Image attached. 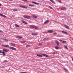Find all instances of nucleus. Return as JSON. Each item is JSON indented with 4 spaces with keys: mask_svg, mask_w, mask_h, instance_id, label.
Here are the masks:
<instances>
[{
    "mask_svg": "<svg viewBox=\"0 0 73 73\" xmlns=\"http://www.w3.org/2000/svg\"><path fill=\"white\" fill-rule=\"evenodd\" d=\"M2 45L3 46H4V47H6V48H10V49H11L13 50H17L16 48L13 47H10L9 45L7 44H2Z\"/></svg>",
    "mask_w": 73,
    "mask_h": 73,
    "instance_id": "1",
    "label": "nucleus"
},
{
    "mask_svg": "<svg viewBox=\"0 0 73 73\" xmlns=\"http://www.w3.org/2000/svg\"><path fill=\"white\" fill-rule=\"evenodd\" d=\"M23 17H24V18H25L26 19H30L31 18V16H29L25 15H24L23 16Z\"/></svg>",
    "mask_w": 73,
    "mask_h": 73,
    "instance_id": "2",
    "label": "nucleus"
},
{
    "mask_svg": "<svg viewBox=\"0 0 73 73\" xmlns=\"http://www.w3.org/2000/svg\"><path fill=\"white\" fill-rule=\"evenodd\" d=\"M3 52H9V50H8L7 49L4 48L3 49Z\"/></svg>",
    "mask_w": 73,
    "mask_h": 73,
    "instance_id": "3",
    "label": "nucleus"
},
{
    "mask_svg": "<svg viewBox=\"0 0 73 73\" xmlns=\"http://www.w3.org/2000/svg\"><path fill=\"white\" fill-rule=\"evenodd\" d=\"M21 8H25L26 9H27L28 8L26 6H22V5H20L19 6Z\"/></svg>",
    "mask_w": 73,
    "mask_h": 73,
    "instance_id": "4",
    "label": "nucleus"
},
{
    "mask_svg": "<svg viewBox=\"0 0 73 73\" xmlns=\"http://www.w3.org/2000/svg\"><path fill=\"white\" fill-rule=\"evenodd\" d=\"M9 45L10 46H15V44L10 43L9 44Z\"/></svg>",
    "mask_w": 73,
    "mask_h": 73,
    "instance_id": "5",
    "label": "nucleus"
},
{
    "mask_svg": "<svg viewBox=\"0 0 73 73\" xmlns=\"http://www.w3.org/2000/svg\"><path fill=\"white\" fill-rule=\"evenodd\" d=\"M64 27L66 28V29H69V27L68 26L66 25H65Z\"/></svg>",
    "mask_w": 73,
    "mask_h": 73,
    "instance_id": "6",
    "label": "nucleus"
},
{
    "mask_svg": "<svg viewBox=\"0 0 73 73\" xmlns=\"http://www.w3.org/2000/svg\"><path fill=\"white\" fill-rule=\"evenodd\" d=\"M21 22L23 23H24V24H26V25H27V24H28V23L26 22L23 21V20H22L21 21Z\"/></svg>",
    "mask_w": 73,
    "mask_h": 73,
    "instance_id": "7",
    "label": "nucleus"
},
{
    "mask_svg": "<svg viewBox=\"0 0 73 73\" xmlns=\"http://www.w3.org/2000/svg\"><path fill=\"white\" fill-rule=\"evenodd\" d=\"M42 56H45V57H49V56L48 55L45 54H42Z\"/></svg>",
    "mask_w": 73,
    "mask_h": 73,
    "instance_id": "8",
    "label": "nucleus"
},
{
    "mask_svg": "<svg viewBox=\"0 0 73 73\" xmlns=\"http://www.w3.org/2000/svg\"><path fill=\"white\" fill-rule=\"evenodd\" d=\"M0 16H2V17H6V16H5V15L1 14H0Z\"/></svg>",
    "mask_w": 73,
    "mask_h": 73,
    "instance_id": "9",
    "label": "nucleus"
},
{
    "mask_svg": "<svg viewBox=\"0 0 73 73\" xmlns=\"http://www.w3.org/2000/svg\"><path fill=\"white\" fill-rule=\"evenodd\" d=\"M36 56H38V57H42V56L40 54H37Z\"/></svg>",
    "mask_w": 73,
    "mask_h": 73,
    "instance_id": "10",
    "label": "nucleus"
},
{
    "mask_svg": "<svg viewBox=\"0 0 73 73\" xmlns=\"http://www.w3.org/2000/svg\"><path fill=\"white\" fill-rule=\"evenodd\" d=\"M32 17H33V18H37L38 17L37 16H36V15H32Z\"/></svg>",
    "mask_w": 73,
    "mask_h": 73,
    "instance_id": "11",
    "label": "nucleus"
},
{
    "mask_svg": "<svg viewBox=\"0 0 73 73\" xmlns=\"http://www.w3.org/2000/svg\"><path fill=\"white\" fill-rule=\"evenodd\" d=\"M55 42L56 43L57 45H59V42L57 40H56L55 41Z\"/></svg>",
    "mask_w": 73,
    "mask_h": 73,
    "instance_id": "12",
    "label": "nucleus"
},
{
    "mask_svg": "<svg viewBox=\"0 0 73 73\" xmlns=\"http://www.w3.org/2000/svg\"><path fill=\"white\" fill-rule=\"evenodd\" d=\"M44 41H46L49 40V38H45L43 39Z\"/></svg>",
    "mask_w": 73,
    "mask_h": 73,
    "instance_id": "13",
    "label": "nucleus"
},
{
    "mask_svg": "<svg viewBox=\"0 0 73 73\" xmlns=\"http://www.w3.org/2000/svg\"><path fill=\"white\" fill-rule=\"evenodd\" d=\"M48 22H49V20H47L44 22V24H46V23H48Z\"/></svg>",
    "mask_w": 73,
    "mask_h": 73,
    "instance_id": "14",
    "label": "nucleus"
},
{
    "mask_svg": "<svg viewBox=\"0 0 73 73\" xmlns=\"http://www.w3.org/2000/svg\"><path fill=\"white\" fill-rule=\"evenodd\" d=\"M33 36H36V35H37V33H33L31 34Z\"/></svg>",
    "mask_w": 73,
    "mask_h": 73,
    "instance_id": "15",
    "label": "nucleus"
},
{
    "mask_svg": "<svg viewBox=\"0 0 73 73\" xmlns=\"http://www.w3.org/2000/svg\"><path fill=\"white\" fill-rule=\"evenodd\" d=\"M53 30H50L47 31V32H49V33H52V32H53Z\"/></svg>",
    "mask_w": 73,
    "mask_h": 73,
    "instance_id": "16",
    "label": "nucleus"
},
{
    "mask_svg": "<svg viewBox=\"0 0 73 73\" xmlns=\"http://www.w3.org/2000/svg\"><path fill=\"white\" fill-rule=\"evenodd\" d=\"M35 26L34 25H30V28H34Z\"/></svg>",
    "mask_w": 73,
    "mask_h": 73,
    "instance_id": "17",
    "label": "nucleus"
},
{
    "mask_svg": "<svg viewBox=\"0 0 73 73\" xmlns=\"http://www.w3.org/2000/svg\"><path fill=\"white\" fill-rule=\"evenodd\" d=\"M32 3H34V4H36V5H38L39 4V3H37L35 2L34 1H32Z\"/></svg>",
    "mask_w": 73,
    "mask_h": 73,
    "instance_id": "18",
    "label": "nucleus"
},
{
    "mask_svg": "<svg viewBox=\"0 0 73 73\" xmlns=\"http://www.w3.org/2000/svg\"><path fill=\"white\" fill-rule=\"evenodd\" d=\"M16 38H22V37L21 36H16Z\"/></svg>",
    "mask_w": 73,
    "mask_h": 73,
    "instance_id": "19",
    "label": "nucleus"
},
{
    "mask_svg": "<svg viewBox=\"0 0 73 73\" xmlns=\"http://www.w3.org/2000/svg\"><path fill=\"white\" fill-rule=\"evenodd\" d=\"M50 1H51L52 3H53V4H56L55 2H54V1H53V0H50Z\"/></svg>",
    "mask_w": 73,
    "mask_h": 73,
    "instance_id": "20",
    "label": "nucleus"
},
{
    "mask_svg": "<svg viewBox=\"0 0 73 73\" xmlns=\"http://www.w3.org/2000/svg\"><path fill=\"white\" fill-rule=\"evenodd\" d=\"M26 41H27L26 40H23V41H21V43H25V42H26Z\"/></svg>",
    "mask_w": 73,
    "mask_h": 73,
    "instance_id": "21",
    "label": "nucleus"
},
{
    "mask_svg": "<svg viewBox=\"0 0 73 73\" xmlns=\"http://www.w3.org/2000/svg\"><path fill=\"white\" fill-rule=\"evenodd\" d=\"M15 27H20L19 25L16 24H15Z\"/></svg>",
    "mask_w": 73,
    "mask_h": 73,
    "instance_id": "22",
    "label": "nucleus"
},
{
    "mask_svg": "<svg viewBox=\"0 0 73 73\" xmlns=\"http://www.w3.org/2000/svg\"><path fill=\"white\" fill-rule=\"evenodd\" d=\"M35 29H38V27H36V26H34V27Z\"/></svg>",
    "mask_w": 73,
    "mask_h": 73,
    "instance_id": "23",
    "label": "nucleus"
},
{
    "mask_svg": "<svg viewBox=\"0 0 73 73\" xmlns=\"http://www.w3.org/2000/svg\"><path fill=\"white\" fill-rule=\"evenodd\" d=\"M2 53H3V56H5V52H4V51H3L2 52Z\"/></svg>",
    "mask_w": 73,
    "mask_h": 73,
    "instance_id": "24",
    "label": "nucleus"
},
{
    "mask_svg": "<svg viewBox=\"0 0 73 73\" xmlns=\"http://www.w3.org/2000/svg\"><path fill=\"white\" fill-rule=\"evenodd\" d=\"M13 10V11H18V10L17 9H14Z\"/></svg>",
    "mask_w": 73,
    "mask_h": 73,
    "instance_id": "25",
    "label": "nucleus"
},
{
    "mask_svg": "<svg viewBox=\"0 0 73 73\" xmlns=\"http://www.w3.org/2000/svg\"><path fill=\"white\" fill-rule=\"evenodd\" d=\"M64 47L67 50H69V48H68V47L66 46H64Z\"/></svg>",
    "mask_w": 73,
    "mask_h": 73,
    "instance_id": "26",
    "label": "nucleus"
},
{
    "mask_svg": "<svg viewBox=\"0 0 73 73\" xmlns=\"http://www.w3.org/2000/svg\"><path fill=\"white\" fill-rule=\"evenodd\" d=\"M3 40L5 41H6V42H7L8 41V40L7 39H5L3 38Z\"/></svg>",
    "mask_w": 73,
    "mask_h": 73,
    "instance_id": "27",
    "label": "nucleus"
},
{
    "mask_svg": "<svg viewBox=\"0 0 73 73\" xmlns=\"http://www.w3.org/2000/svg\"><path fill=\"white\" fill-rule=\"evenodd\" d=\"M29 6H30V7H34V5H31V4H29Z\"/></svg>",
    "mask_w": 73,
    "mask_h": 73,
    "instance_id": "28",
    "label": "nucleus"
},
{
    "mask_svg": "<svg viewBox=\"0 0 73 73\" xmlns=\"http://www.w3.org/2000/svg\"><path fill=\"white\" fill-rule=\"evenodd\" d=\"M55 49H58V47L57 46H56L55 47Z\"/></svg>",
    "mask_w": 73,
    "mask_h": 73,
    "instance_id": "29",
    "label": "nucleus"
},
{
    "mask_svg": "<svg viewBox=\"0 0 73 73\" xmlns=\"http://www.w3.org/2000/svg\"><path fill=\"white\" fill-rule=\"evenodd\" d=\"M64 33L66 35H67V34H68V33L66 31H64Z\"/></svg>",
    "mask_w": 73,
    "mask_h": 73,
    "instance_id": "30",
    "label": "nucleus"
},
{
    "mask_svg": "<svg viewBox=\"0 0 73 73\" xmlns=\"http://www.w3.org/2000/svg\"><path fill=\"white\" fill-rule=\"evenodd\" d=\"M57 54V52H54L52 53V54Z\"/></svg>",
    "mask_w": 73,
    "mask_h": 73,
    "instance_id": "31",
    "label": "nucleus"
},
{
    "mask_svg": "<svg viewBox=\"0 0 73 73\" xmlns=\"http://www.w3.org/2000/svg\"><path fill=\"white\" fill-rule=\"evenodd\" d=\"M61 10H64V7H63V8H61Z\"/></svg>",
    "mask_w": 73,
    "mask_h": 73,
    "instance_id": "32",
    "label": "nucleus"
},
{
    "mask_svg": "<svg viewBox=\"0 0 73 73\" xmlns=\"http://www.w3.org/2000/svg\"><path fill=\"white\" fill-rule=\"evenodd\" d=\"M38 45H42V44H41V43H39L38 44Z\"/></svg>",
    "mask_w": 73,
    "mask_h": 73,
    "instance_id": "33",
    "label": "nucleus"
},
{
    "mask_svg": "<svg viewBox=\"0 0 73 73\" xmlns=\"http://www.w3.org/2000/svg\"><path fill=\"white\" fill-rule=\"evenodd\" d=\"M2 52H3L2 51H1V50H0V54L2 53Z\"/></svg>",
    "mask_w": 73,
    "mask_h": 73,
    "instance_id": "34",
    "label": "nucleus"
},
{
    "mask_svg": "<svg viewBox=\"0 0 73 73\" xmlns=\"http://www.w3.org/2000/svg\"><path fill=\"white\" fill-rule=\"evenodd\" d=\"M49 8H50V9H52V7L50 6H49Z\"/></svg>",
    "mask_w": 73,
    "mask_h": 73,
    "instance_id": "35",
    "label": "nucleus"
},
{
    "mask_svg": "<svg viewBox=\"0 0 73 73\" xmlns=\"http://www.w3.org/2000/svg\"><path fill=\"white\" fill-rule=\"evenodd\" d=\"M56 34H57V33H54L53 35H56Z\"/></svg>",
    "mask_w": 73,
    "mask_h": 73,
    "instance_id": "36",
    "label": "nucleus"
},
{
    "mask_svg": "<svg viewBox=\"0 0 73 73\" xmlns=\"http://www.w3.org/2000/svg\"><path fill=\"white\" fill-rule=\"evenodd\" d=\"M58 1L59 2V3H61V1L60 0H58Z\"/></svg>",
    "mask_w": 73,
    "mask_h": 73,
    "instance_id": "37",
    "label": "nucleus"
},
{
    "mask_svg": "<svg viewBox=\"0 0 73 73\" xmlns=\"http://www.w3.org/2000/svg\"><path fill=\"white\" fill-rule=\"evenodd\" d=\"M7 60H3V62H7Z\"/></svg>",
    "mask_w": 73,
    "mask_h": 73,
    "instance_id": "38",
    "label": "nucleus"
},
{
    "mask_svg": "<svg viewBox=\"0 0 73 73\" xmlns=\"http://www.w3.org/2000/svg\"><path fill=\"white\" fill-rule=\"evenodd\" d=\"M0 32L3 33V31H2L0 30Z\"/></svg>",
    "mask_w": 73,
    "mask_h": 73,
    "instance_id": "39",
    "label": "nucleus"
},
{
    "mask_svg": "<svg viewBox=\"0 0 73 73\" xmlns=\"http://www.w3.org/2000/svg\"><path fill=\"white\" fill-rule=\"evenodd\" d=\"M57 37H61V36H59V35H57Z\"/></svg>",
    "mask_w": 73,
    "mask_h": 73,
    "instance_id": "40",
    "label": "nucleus"
},
{
    "mask_svg": "<svg viewBox=\"0 0 73 73\" xmlns=\"http://www.w3.org/2000/svg\"><path fill=\"white\" fill-rule=\"evenodd\" d=\"M60 41V42H62V40H59Z\"/></svg>",
    "mask_w": 73,
    "mask_h": 73,
    "instance_id": "41",
    "label": "nucleus"
},
{
    "mask_svg": "<svg viewBox=\"0 0 73 73\" xmlns=\"http://www.w3.org/2000/svg\"><path fill=\"white\" fill-rule=\"evenodd\" d=\"M39 48V47H38L37 48H35V49H38Z\"/></svg>",
    "mask_w": 73,
    "mask_h": 73,
    "instance_id": "42",
    "label": "nucleus"
},
{
    "mask_svg": "<svg viewBox=\"0 0 73 73\" xmlns=\"http://www.w3.org/2000/svg\"><path fill=\"white\" fill-rule=\"evenodd\" d=\"M30 46V45H26V46H27H27Z\"/></svg>",
    "mask_w": 73,
    "mask_h": 73,
    "instance_id": "43",
    "label": "nucleus"
},
{
    "mask_svg": "<svg viewBox=\"0 0 73 73\" xmlns=\"http://www.w3.org/2000/svg\"><path fill=\"white\" fill-rule=\"evenodd\" d=\"M64 70L66 71L67 70V69H66V68H64Z\"/></svg>",
    "mask_w": 73,
    "mask_h": 73,
    "instance_id": "44",
    "label": "nucleus"
},
{
    "mask_svg": "<svg viewBox=\"0 0 73 73\" xmlns=\"http://www.w3.org/2000/svg\"><path fill=\"white\" fill-rule=\"evenodd\" d=\"M62 33H64V31H62Z\"/></svg>",
    "mask_w": 73,
    "mask_h": 73,
    "instance_id": "45",
    "label": "nucleus"
},
{
    "mask_svg": "<svg viewBox=\"0 0 73 73\" xmlns=\"http://www.w3.org/2000/svg\"><path fill=\"white\" fill-rule=\"evenodd\" d=\"M64 10L66 11V8H64Z\"/></svg>",
    "mask_w": 73,
    "mask_h": 73,
    "instance_id": "46",
    "label": "nucleus"
},
{
    "mask_svg": "<svg viewBox=\"0 0 73 73\" xmlns=\"http://www.w3.org/2000/svg\"><path fill=\"white\" fill-rule=\"evenodd\" d=\"M23 1H27V0H23Z\"/></svg>",
    "mask_w": 73,
    "mask_h": 73,
    "instance_id": "47",
    "label": "nucleus"
},
{
    "mask_svg": "<svg viewBox=\"0 0 73 73\" xmlns=\"http://www.w3.org/2000/svg\"><path fill=\"white\" fill-rule=\"evenodd\" d=\"M62 43H64V40L62 41Z\"/></svg>",
    "mask_w": 73,
    "mask_h": 73,
    "instance_id": "48",
    "label": "nucleus"
},
{
    "mask_svg": "<svg viewBox=\"0 0 73 73\" xmlns=\"http://www.w3.org/2000/svg\"><path fill=\"white\" fill-rule=\"evenodd\" d=\"M66 41H64V43H66Z\"/></svg>",
    "mask_w": 73,
    "mask_h": 73,
    "instance_id": "49",
    "label": "nucleus"
},
{
    "mask_svg": "<svg viewBox=\"0 0 73 73\" xmlns=\"http://www.w3.org/2000/svg\"><path fill=\"white\" fill-rule=\"evenodd\" d=\"M0 6H1V3H0Z\"/></svg>",
    "mask_w": 73,
    "mask_h": 73,
    "instance_id": "50",
    "label": "nucleus"
},
{
    "mask_svg": "<svg viewBox=\"0 0 73 73\" xmlns=\"http://www.w3.org/2000/svg\"><path fill=\"white\" fill-rule=\"evenodd\" d=\"M72 61H73V58H72Z\"/></svg>",
    "mask_w": 73,
    "mask_h": 73,
    "instance_id": "51",
    "label": "nucleus"
},
{
    "mask_svg": "<svg viewBox=\"0 0 73 73\" xmlns=\"http://www.w3.org/2000/svg\"><path fill=\"white\" fill-rule=\"evenodd\" d=\"M2 68H4V67H2Z\"/></svg>",
    "mask_w": 73,
    "mask_h": 73,
    "instance_id": "52",
    "label": "nucleus"
}]
</instances>
